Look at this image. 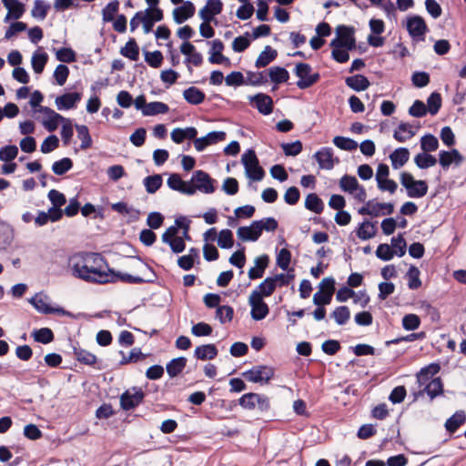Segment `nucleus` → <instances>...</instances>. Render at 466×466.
I'll use <instances>...</instances> for the list:
<instances>
[{"instance_id": "nucleus-1", "label": "nucleus", "mask_w": 466, "mask_h": 466, "mask_svg": "<svg viewBox=\"0 0 466 466\" xmlns=\"http://www.w3.org/2000/svg\"><path fill=\"white\" fill-rule=\"evenodd\" d=\"M74 277L86 282L106 284L114 282L111 269L103 256L95 252H78L68 259Z\"/></svg>"}, {"instance_id": "nucleus-2", "label": "nucleus", "mask_w": 466, "mask_h": 466, "mask_svg": "<svg viewBox=\"0 0 466 466\" xmlns=\"http://www.w3.org/2000/svg\"><path fill=\"white\" fill-rule=\"evenodd\" d=\"M400 184L406 188L410 198H420L428 192V185L424 180H415L409 172H402L400 176Z\"/></svg>"}, {"instance_id": "nucleus-3", "label": "nucleus", "mask_w": 466, "mask_h": 466, "mask_svg": "<svg viewBox=\"0 0 466 466\" xmlns=\"http://www.w3.org/2000/svg\"><path fill=\"white\" fill-rule=\"evenodd\" d=\"M241 162L244 165L246 175L254 181H260L265 172L258 164V159L253 150H248L242 155Z\"/></svg>"}, {"instance_id": "nucleus-4", "label": "nucleus", "mask_w": 466, "mask_h": 466, "mask_svg": "<svg viewBox=\"0 0 466 466\" xmlns=\"http://www.w3.org/2000/svg\"><path fill=\"white\" fill-rule=\"evenodd\" d=\"M295 75L299 78L297 86L299 89H307L316 84L320 75L318 72L312 73V68L309 64L299 63L295 67Z\"/></svg>"}, {"instance_id": "nucleus-5", "label": "nucleus", "mask_w": 466, "mask_h": 466, "mask_svg": "<svg viewBox=\"0 0 466 466\" xmlns=\"http://www.w3.org/2000/svg\"><path fill=\"white\" fill-rule=\"evenodd\" d=\"M50 298L44 292L36 293L33 298L30 299L29 302L34 308L42 314H60V315H70L68 311L61 307H53L50 304Z\"/></svg>"}, {"instance_id": "nucleus-6", "label": "nucleus", "mask_w": 466, "mask_h": 466, "mask_svg": "<svg viewBox=\"0 0 466 466\" xmlns=\"http://www.w3.org/2000/svg\"><path fill=\"white\" fill-rule=\"evenodd\" d=\"M337 37L330 42L331 47H344L352 50L356 46L353 30L346 25H339L336 29Z\"/></svg>"}, {"instance_id": "nucleus-7", "label": "nucleus", "mask_w": 466, "mask_h": 466, "mask_svg": "<svg viewBox=\"0 0 466 466\" xmlns=\"http://www.w3.org/2000/svg\"><path fill=\"white\" fill-rule=\"evenodd\" d=\"M248 302L251 307V317L255 320H261L268 314V307L263 301L261 293L258 289L251 292L248 298Z\"/></svg>"}, {"instance_id": "nucleus-8", "label": "nucleus", "mask_w": 466, "mask_h": 466, "mask_svg": "<svg viewBox=\"0 0 466 466\" xmlns=\"http://www.w3.org/2000/svg\"><path fill=\"white\" fill-rule=\"evenodd\" d=\"M243 376L249 381L268 382L274 376V370L268 366H255L251 370L243 373Z\"/></svg>"}, {"instance_id": "nucleus-9", "label": "nucleus", "mask_w": 466, "mask_h": 466, "mask_svg": "<svg viewBox=\"0 0 466 466\" xmlns=\"http://www.w3.org/2000/svg\"><path fill=\"white\" fill-rule=\"evenodd\" d=\"M144 396L141 389L134 387L121 394L120 406L125 410H130L142 402Z\"/></svg>"}, {"instance_id": "nucleus-10", "label": "nucleus", "mask_w": 466, "mask_h": 466, "mask_svg": "<svg viewBox=\"0 0 466 466\" xmlns=\"http://www.w3.org/2000/svg\"><path fill=\"white\" fill-rule=\"evenodd\" d=\"M192 182L196 190H199L206 194H211L215 191V187L213 186L214 179H212L209 175L202 170H197L192 177Z\"/></svg>"}, {"instance_id": "nucleus-11", "label": "nucleus", "mask_w": 466, "mask_h": 466, "mask_svg": "<svg viewBox=\"0 0 466 466\" xmlns=\"http://www.w3.org/2000/svg\"><path fill=\"white\" fill-rule=\"evenodd\" d=\"M314 158L322 169L330 170L334 167L335 164L339 162L338 157H334L333 150L331 147H322L320 150L314 154Z\"/></svg>"}, {"instance_id": "nucleus-12", "label": "nucleus", "mask_w": 466, "mask_h": 466, "mask_svg": "<svg viewBox=\"0 0 466 466\" xmlns=\"http://www.w3.org/2000/svg\"><path fill=\"white\" fill-rule=\"evenodd\" d=\"M223 10V3L221 0H208L206 5L198 12L199 17L203 21H216L215 16L219 15Z\"/></svg>"}, {"instance_id": "nucleus-13", "label": "nucleus", "mask_w": 466, "mask_h": 466, "mask_svg": "<svg viewBox=\"0 0 466 466\" xmlns=\"http://www.w3.org/2000/svg\"><path fill=\"white\" fill-rule=\"evenodd\" d=\"M226 139L224 131H212L205 137L196 138L194 140L195 148L198 151H203L208 146L216 144Z\"/></svg>"}, {"instance_id": "nucleus-14", "label": "nucleus", "mask_w": 466, "mask_h": 466, "mask_svg": "<svg viewBox=\"0 0 466 466\" xmlns=\"http://www.w3.org/2000/svg\"><path fill=\"white\" fill-rule=\"evenodd\" d=\"M407 30L412 38L423 39L427 25L422 17L414 15L408 19Z\"/></svg>"}, {"instance_id": "nucleus-15", "label": "nucleus", "mask_w": 466, "mask_h": 466, "mask_svg": "<svg viewBox=\"0 0 466 466\" xmlns=\"http://www.w3.org/2000/svg\"><path fill=\"white\" fill-rule=\"evenodd\" d=\"M224 49V44L219 39H215L211 42V49L209 51L210 56L208 57V61L211 64L218 65H230V59L225 56H223L222 52Z\"/></svg>"}, {"instance_id": "nucleus-16", "label": "nucleus", "mask_w": 466, "mask_h": 466, "mask_svg": "<svg viewBox=\"0 0 466 466\" xmlns=\"http://www.w3.org/2000/svg\"><path fill=\"white\" fill-rule=\"evenodd\" d=\"M143 29L145 34L152 31L154 24L163 19V11L158 7L147 8L143 12Z\"/></svg>"}, {"instance_id": "nucleus-17", "label": "nucleus", "mask_w": 466, "mask_h": 466, "mask_svg": "<svg viewBox=\"0 0 466 466\" xmlns=\"http://www.w3.org/2000/svg\"><path fill=\"white\" fill-rule=\"evenodd\" d=\"M39 111L47 116V118L43 121V126L49 132L55 131L59 122L66 121V118L62 116L60 114L56 113L53 109L47 106H40Z\"/></svg>"}, {"instance_id": "nucleus-18", "label": "nucleus", "mask_w": 466, "mask_h": 466, "mask_svg": "<svg viewBox=\"0 0 466 466\" xmlns=\"http://www.w3.org/2000/svg\"><path fill=\"white\" fill-rule=\"evenodd\" d=\"M167 184L171 189L179 191L183 194L188 196L195 194V187L182 180L178 174H171L167 178Z\"/></svg>"}, {"instance_id": "nucleus-19", "label": "nucleus", "mask_w": 466, "mask_h": 466, "mask_svg": "<svg viewBox=\"0 0 466 466\" xmlns=\"http://www.w3.org/2000/svg\"><path fill=\"white\" fill-rule=\"evenodd\" d=\"M462 161L463 157L457 149H451V151L441 150L439 153V163L444 169H448L452 163L459 166Z\"/></svg>"}, {"instance_id": "nucleus-20", "label": "nucleus", "mask_w": 466, "mask_h": 466, "mask_svg": "<svg viewBox=\"0 0 466 466\" xmlns=\"http://www.w3.org/2000/svg\"><path fill=\"white\" fill-rule=\"evenodd\" d=\"M80 100L81 94L74 92L57 96L55 102L58 110H68L74 108Z\"/></svg>"}, {"instance_id": "nucleus-21", "label": "nucleus", "mask_w": 466, "mask_h": 466, "mask_svg": "<svg viewBox=\"0 0 466 466\" xmlns=\"http://www.w3.org/2000/svg\"><path fill=\"white\" fill-rule=\"evenodd\" d=\"M195 5L190 1H186L182 5L173 10V18L177 24H182L195 14Z\"/></svg>"}, {"instance_id": "nucleus-22", "label": "nucleus", "mask_w": 466, "mask_h": 466, "mask_svg": "<svg viewBox=\"0 0 466 466\" xmlns=\"http://www.w3.org/2000/svg\"><path fill=\"white\" fill-rule=\"evenodd\" d=\"M238 238L242 241H256L261 236L258 221H253L248 227H239L237 231Z\"/></svg>"}, {"instance_id": "nucleus-23", "label": "nucleus", "mask_w": 466, "mask_h": 466, "mask_svg": "<svg viewBox=\"0 0 466 466\" xmlns=\"http://www.w3.org/2000/svg\"><path fill=\"white\" fill-rule=\"evenodd\" d=\"M8 13L5 18V22L9 19H19L25 13V5L18 0H2Z\"/></svg>"}, {"instance_id": "nucleus-24", "label": "nucleus", "mask_w": 466, "mask_h": 466, "mask_svg": "<svg viewBox=\"0 0 466 466\" xmlns=\"http://www.w3.org/2000/svg\"><path fill=\"white\" fill-rule=\"evenodd\" d=\"M251 101L256 103V106L259 113L263 115H269L273 111L272 98L265 94H257L249 97Z\"/></svg>"}, {"instance_id": "nucleus-25", "label": "nucleus", "mask_w": 466, "mask_h": 466, "mask_svg": "<svg viewBox=\"0 0 466 466\" xmlns=\"http://www.w3.org/2000/svg\"><path fill=\"white\" fill-rule=\"evenodd\" d=\"M268 256L261 255L254 260L255 267L249 268L248 275L250 279H257L263 277L264 271L268 265Z\"/></svg>"}, {"instance_id": "nucleus-26", "label": "nucleus", "mask_w": 466, "mask_h": 466, "mask_svg": "<svg viewBox=\"0 0 466 466\" xmlns=\"http://www.w3.org/2000/svg\"><path fill=\"white\" fill-rule=\"evenodd\" d=\"M410 152L406 147H399L390 155L391 166L394 169L403 167L408 162Z\"/></svg>"}, {"instance_id": "nucleus-27", "label": "nucleus", "mask_w": 466, "mask_h": 466, "mask_svg": "<svg viewBox=\"0 0 466 466\" xmlns=\"http://www.w3.org/2000/svg\"><path fill=\"white\" fill-rule=\"evenodd\" d=\"M345 83L349 87L357 92L366 90L370 85L369 79L363 75L349 76L346 78Z\"/></svg>"}, {"instance_id": "nucleus-28", "label": "nucleus", "mask_w": 466, "mask_h": 466, "mask_svg": "<svg viewBox=\"0 0 466 466\" xmlns=\"http://www.w3.org/2000/svg\"><path fill=\"white\" fill-rule=\"evenodd\" d=\"M184 99L191 105H199L205 100V93L200 89L190 86L183 91Z\"/></svg>"}, {"instance_id": "nucleus-29", "label": "nucleus", "mask_w": 466, "mask_h": 466, "mask_svg": "<svg viewBox=\"0 0 466 466\" xmlns=\"http://www.w3.org/2000/svg\"><path fill=\"white\" fill-rule=\"evenodd\" d=\"M440 365L431 363L429 366L422 368L417 374L418 383L422 386L429 383L430 379L440 371Z\"/></svg>"}, {"instance_id": "nucleus-30", "label": "nucleus", "mask_w": 466, "mask_h": 466, "mask_svg": "<svg viewBox=\"0 0 466 466\" xmlns=\"http://www.w3.org/2000/svg\"><path fill=\"white\" fill-rule=\"evenodd\" d=\"M218 355V350L214 344L198 346L195 350V357L201 360H213Z\"/></svg>"}, {"instance_id": "nucleus-31", "label": "nucleus", "mask_w": 466, "mask_h": 466, "mask_svg": "<svg viewBox=\"0 0 466 466\" xmlns=\"http://www.w3.org/2000/svg\"><path fill=\"white\" fill-rule=\"evenodd\" d=\"M466 421V414L463 410L456 411L445 423V428L449 432H455L460 426Z\"/></svg>"}, {"instance_id": "nucleus-32", "label": "nucleus", "mask_w": 466, "mask_h": 466, "mask_svg": "<svg viewBox=\"0 0 466 466\" xmlns=\"http://www.w3.org/2000/svg\"><path fill=\"white\" fill-rule=\"evenodd\" d=\"M427 392L431 397V400L441 395L443 392V384L440 378L432 379L427 385H425L422 390H420L419 394Z\"/></svg>"}, {"instance_id": "nucleus-33", "label": "nucleus", "mask_w": 466, "mask_h": 466, "mask_svg": "<svg viewBox=\"0 0 466 466\" xmlns=\"http://www.w3.org/2000/svg\"><path fill=\"white\" fill-rule=\"evenodd\" d=\"M278 53L271 46H267L264 50L259 54L258 57L256 60L257 67H264L267 66L270 62L275 60Z\"/></svg>"}, {"instance_id": "nucleus-34", "label": "nucleus", "mask_w": 466, "mask_h": 466, "mask_svg": "<svg viewBox=\"0 0 466 466\" xmlns=\"http://www.w3.org/2000/svg\"><path fill=\"white\" fill-rule=\"evenodd\" d=\"M305 207L316 214H320L323 211L324 204L317 194L310 193L306 197Z\"/></svg>"}, {"instance_id": "nucleus-35", "label": "nucleus", "mask_w": 466, "mask_h": 466, "mask_svg": "<svg viewBox=\"0 0 466 466\" xmlns=\"http://www.w3.org/2000/svg\"><path fill=\"white\" fill-rule=\"evenodd\" d=\"M74 355L76 359L81 362L82 364L95 367L97 363V358L93 353L83 350V349H74Z\"/></svg>"}, {"instance_id": "nucleus-36", "label": "nucleus", "mask_w": 466, "mask_h": 466, "mask_svg": "<svg viewBox=\"0 0 466 466\" xmlns=\"http://www.w3.org/2000/svg\"><path fill=\"white\" fill-rule=\"evenodd\" d=\"M120 54L132 61H137L139 57V47L134 38L129 39L126 46L121 48Z\"/></svg>"}, {"instance_id": "nucleus-37", "label": "nucleus", "mask_w": 466, "mask_h": 466, "mask_svg": "<svg viewBox=\"0 0 466 466\" xmlns=\"http://www.w3.org/2000/svg\"><path fill=\"white\" fill-rule=\"evenodd\" d=\"M376 233L377 228L375 224L369 220L362 222L357 230V236L362 240H367L373 238Z\"/></svg>"}, {"instance_id": "nucleus-38", "label": "nucleus", "mask_w": 466, "mask_h": 466, "mask_svg": "<svg viewBox=\"0 0 466 466\" xmlns=\"http://www.w3.org/2000/svg\"><path fill=\"white\" fill-rule=\"evenodd\" d=\"M415 135V132L412 130V127L408 123H400L398 127V129L394 132V138L399 142H405L408 139L411 138Z\"/></svg>"}, {"instance_id": "nucleus-39", "label": "nucleus", "mask_w": 466, "mask_h": 466, "mask_svg": "<svg viewBox=\"0 0 466 466\" xmlns=\"http://www.w3.org/2000/svg\"><path fill=\"white\" fill-rule=\"evenodd\" d=\"M268 76L270 80L275 84L285 83L289 80V74L284 68L280 66H272L268 69Z\"/></svg>"}, {"instance_id": "nucleus-40", "label": "nucleus", "mask_w": 466, "mask_h": 466, "mask_svg": "<svg viewBox=\"0 0 466 466\" xmlns=\"http://www.w3.org/2000/svg\"><path fill=\"white\" fill-rule=\"evenodd\" d=\"M186 364L187 359L184 357L173 359L167 364V372L170 377H176L184 370Z\"/></svg>"}, {"instance_id": "nucleus-41", "label": "nucleus", "mask_w": 466, "mask_h": 466, "mask_svg": "<svg viewBox=\"0 0 466 466\" xmlns=\"http://www.w3.org/2000/svg\"><path fill=\"white\" fill-rule=\"evenodd\" d=\"M414 162L419 168L426 169L435 166L437 159L432 155L423 152L415 156Z\"/></svg>"}, {"instance_id": "nucleus-42", "label": "nucleus", "mask_w": 466, "mask_h": 466, "mask_svg": "<svg viewBox=\"0 0 466 466\" xmlns=\"http://www.w3.org/2000/svg\"><path fill=\"white\" fill-rule=\"evenodd\" d=\"M169 110V107L167 104L163 102H150L146 106L144 109V116H156L158 114H166Z\"/></svg>"}, {"instance_id": "nucleus-43", "label": "nucleus", "mask_w": 466, "mask_h": 466, "mask_svg": "<svg viewBox=\"0 0 466 466\" xmlns=\"http://www.w3.org/2000/svg\"><path fill=\"white\" fill-rule=\"evenodd\" d=\"M78 138L81 140V149H87L92 146V137L89 134L88 127L85 125H76Z\"/></svg>"}, {"instance_id": "nucleus-44", "label": "nucleus", "mask_w": 466, "mask_h": 466, "mask_svg": "<svg viewBox=\"0 0 466 466\" xmlns=\"http://www.w3.org/2000/svg\"><path fill=\"white\" fill-rule=\"evenodd\" d=\"M48 56L46 53L35 52L32 56L31 64L35 74H41L47 62Z\"/></svg>"}, {"instance_id": "nucleus-45", "label": "nucleus", "mask_w": 466, "mask_h": 466, "mask_svg": "<svg viewBox=\"0 0 466 466\" xmlns=\"http://www.w3.org/2000/svg\"><path fill=\"white\" fill-rule=\"evenodd\" d=\"M330 316L338 325H345L350 318V311L348 307L339 306L333 310Z\"/></svg>"}, {"instance_id": "nucleus-46", "label": "nucleus", "mask_w": 466, "mask_h": 466, "mask_svg": "<svg viewBox=\"0 0 466 466\" xmlns=\"http://www.w3.org/2000/svg\"><path fill=\"white\" fill-rule=\"evenodd\" d=\"M162 177L158 174L148 176L144 179V186L149 194H154L162 186Z\"/></svg>"}, {"instance_id": "nucleus-47", "label": "nucleus", "mask_w": 466, "mask_h": 466, "mask_svg": "<svg viewBox=\"0 0 466 466\" xmlns=\"http://www.w3.org/2000/svg\"><path fill=\"white\" fill-rule=\"evenodd\" d=\"M32 336L35 341L43 344H47L54 340V333L49 328L35 329Z\"/></svg>"}, {"instance_id": "nucleus-48", "label": "nucleus", "mask_w": 466, "mask_h": 466, "mask_svg": "<svg viewBox=\"0 0 466 466\" xmlns=\"http://www.w3.org/2000/svg\"><path fill=\"white\" fill-rule=\"evenodd\" d=\"M333 144L339 149L347 151H353L358 147V143L355 140L341 136L335 137Z\"/></svg>"}, {"instance_id": "nucleus-49", "label": "nucleus", "mask_w": 466, "mask_h": 466, "mask_svg": "<svg viewBox=\"0 0 466 466\" xmlns=\"http://www.w3.org/2000/svg\"><path fill=\"white\" fill-rule=\"evenodd\" d=\"M420 147L425 153L433 152L438 149L439 141L433 135H425L420 139Z\"/></svg>"}, {"instance_id": "nucleus-50", "label": "nucleus", "mask_w": 466, "mask_h": 466, "mask_svg": "<svg viewBox=\"0 0 466 466\" xmlns=\"http://www.w3.org/2000/svg\"><path fill=\"white\" fill-rule=\"evenodd\" d=\"M359 186H360V184H359L357 178L352 176L345 175L339 180L340 188L343 191L349 192L350 194H353Z\"/></svg>"}, {"instance_id": "nucleus-51", "label": "nucleus", "mask_w": 466, "mask_h": 466, "mask_svg": "<svg viewBox=\"0 0 466 466\" xmlns=\"http://www.w3.org/2000/svg\"><path fill=\"white\" fill-rule=\"evenodd\" d=\"M73 167V161L69 157H64L54 162L52 170L56 175L62 176L70 170Z\"/></svg>"}, {"instance_id": "nucleus-52", "label": "nucleus", "mask_w": 466, "mask_h": 466, "mask_svg": "<svg viewBox=\"0 0 466 466\" xmlns=\"http://www.w3.org/2000/svg\"><path fill=\"white\" fill-rule=\"evenodd\" d=\"M49 5L42 0H35L31 10V15L35 18L45 19L47 15Z\"/></svg>"}, {"instance_id": "nucleus-53", "label": "nucleus", "mask_w": 466, "mask_h": 466, "mask_svg": "<svg viewBox=\"0 0 466 466\" xmlns=\"http://www.w3.org/2000/svg\"><path fill=\"white\" fill-rule=\"evenodd\" d=\"M391 246L394 251V255L402 257L406 253L407 243L402 234H399L397 237L391 238Z\"/></svg>"}, {"instance_id": "nucleus-54", "label": "nucleus", "mask_w": 466, "mask_h": 466, "mask_svg": "<svg viewBox=\"0 0 466 466\" xmlns=\"http://www.w3.org/2000/svg\"><path fill=\"white\" fill-rule=\"evenodd\" d=\"M407 278L409 279L408 286L410 289H417L421 286L420 279V270L415 266H410L408 272Z\"/></svg>"}, {"instance_id": "nucleus-55", "label": "nucleus", "mask_w": 466, "mask_h": 466, "mask_svg": "<svg viewBox=\"0 0 466 466\" xmlns=\"http://www.w3.org/2000/svg\"><path fill=\"white\" fill-rule=\"evenodd\" d=\"M218 245L221 248H231L234 245L232 231L229 229H222L218 234Z\"/></svg>"}, {"instance_id": "nucleus-56", "label": "nucleus", "mask_w": 466, "mask_h": 466, "mask_svg": "<svg viewBox=\"0 0 466 466\" xmlns=\"http://www.w3.org/2000/svg\"><path fill=\"white\" fill-rule=\"evenodd\" d=\"M119 8V2L117 0L108 3L102 10V17L104 22L114 21L115 15Z\"/></svg>"}, {"instance_id": "nucleus-57", "label": "nucleus", "mask_w": 466, "mask_h": 466, "mask_svg": "<svg viewBox=\"0 0 466 466\" xmlns=\"http://www.w3.org/2000/svg\"><path fill=\"white\" fill-rule=\"evenodd\" d=\"M234 310L230 306H219L216 310V317L224 324L232 320Z\"/></svg>"}, {"instance_id": "nucleus-58", "label": "nucleus", "mask_w": 466, "mask_h": 466, "mask_svg": "<svg viewBox=\"0 0 466 466\" xmlns=\"http://www.w3.org/2000/svg\"><path fill=\"white\" fill-rule=\"evenodd\" d=\"M18 155V147L15 145L5 146L0 149V160L9 162Z\"/></svg>"}, {"instance_id": "nucleus-59", "label": "nucleus", "mask_w": 466, "mask_h": 466, "mask_svg": "<svg viewBox=\"0 0 466 466\" xmlns=\"http://www.w3.org/2000/svg\"><path fill=\"white\" fill-rule=\"evenodd\" d=\"M145 61L152 67L157 68L161 66L163 61V55L160 51L145 52Z\"/></svg>"}, {"instance_id": "nucleus-60", "label": "nucleus", "mask_w": 466, "mask_h": 466, "mask_svg": "<svg viewBox=\"0 0 466 466\" xmlns=\"http://www.w3.org/2000/svg\"><path fill=\"white\" fill-rule=\"evenodd\" d=\"M429 112L436 115L441 106V96L439 93L433 92L427 99Z\"/></svg>"}, {"instance_id": "nucleus-61", "label": "nucleus", "mask_w": 466, "mask_h": 466, "mask_svg": "<svg viewBox=\"0 0 466 466\" xmlns=\"http://www.w3.org/2000/svg\"><path fill=\"white\" fill-rule=\"evenodd\" d=\"M291 253L287 248H281L277 255V265L283 270L289 269Z\"/></svg>"}, {"instance_id": "nucleus-62", "label": "nucleus", "mask_w": 466, "mask_h": 466, "mask_svg": "<svg viewBox=\"0 0 466 466\" xmlns=\"http://www.w3.org/2000/svg\"><path fill=\"white\" fill-rule=\"evenodd\" d=\"M277 285L274 282L272 278H266L258 286V291L261 293V298L263 296L268 297L272 295L276 289Z\"/></svg>"}, {"instance_id": "nucleus-63", "label": "nucleus", "mask_w": 466, "mask_h": 466, "mask_svg": "<svg viewBox=\"0 0 466 466\" xmlns=\"http://www.w3.org/2000/svg\"><path fill=\"white\" fill-rule=\"evenodd\" d=\"M282 150L286 156L295 157L302 151V143L297 140L293 143H283L281 145Z\"/></svg>"}, {"instance_id": "nucleus-64", "label": "nucleus", "mask_w": 466, "mask_h": 466, "mask_svg": "<svg viewBox=\"0 0 466 466\" xmlns=\"http://www.w3.org/2000/svg\"><path fill=\"white\" fill-rule=\"evenodd\" d=\"M56 59L64 63H72L76 61L75 52L68 47H62L56 53Z\"/></svg>"}]
</instances>
